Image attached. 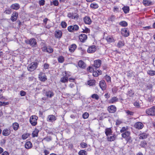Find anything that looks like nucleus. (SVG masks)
Returning <instances> with one entry per match:
<instances>
[{"mask_svg": "<svg viewBox=\"0 0 155 155\" xmlns=\"http://www.w3.org/2000/svg\"><path fill=\"white\" fill-rule=\"evenodd\" d=\"M38 63L36 62H33L28 65L27 69L28 71H32L37 68Z\"/></svg>", "mask_w": 155, "mask_h": 155, "instance_id": "f257e3e1", "label": "nucleus"}, {"mask_svg": "<svg viewBox=\"0 0 155 155\" xmlns=\"http://www.w3.org/2000/svg\"><path fill=\"white\" fill-rule=\"evenodd\" d=\"M26 43L32 47L36 46L37 44L36 40L35 39L32 38L30 40H27L25 41Z\"/></svg>", "mask_w": 155, "mask_h": 155, "instance_id": "f03ea898", "label": "nucleus"}, {"mask_svg": "<svg viewBox=\"0 0 155 155\" xmlns=\"http://www.w3.org/2000/svg\"><path fill=\"white\" fill-rule=\"evenodd\" d=\"M130 132L129 131L123 132L121 134L122 137L125 138L126 140L127 141H130L131 139V137L130 136Z\"/></svg>", "mask_w": 155, "mask_h": 155, "instance_id": "7ed1b4c3", "label": "nucleus"}, {"mask_svg": "<svg viewBox=\"0 0 155 155\" xmlns=\"http://www.w3.org/2000/svg\"><path fill=\"white\" fill-rule=\"evenodd\" d=\"M38 117L35 115L32 116L30 119V122L32 126H35L37 123Z\"/></svg>", "mask_w": 155, "mask_h": 155, "instance_id": "20e7f679", "label": "nucleus"}, {"mask_svg": "<svg viewBox=\"0 0 155 155\" xmlns=\"http://www.w3.org/2000/svg\"><path fill=\"white\" fill-rule=\"evenodd\" d=\"M146 113L148 115H155V108L153 107L146 110Z\"/></svg>", "mask_w": 155, "mask_h": 155, "instance_id": "39448f33", "label": "nucleus"}, {"mask_svg": "<svg viewBox=\"0 0 155 155\" xmlns=\"http://www.w3.org/2000/svg\"><path fill=\"white\" fill-rule=\"evenodd\" d=\"M121 33L125 37H127L129 35V31L126 28H124L122 29Z\"/></svg>", "mask_w": 155, "mask_h": 155, "instance_id": "423d86ee", "label": "nucleus"}, {"mask_svg": "<svg viewBox=\"0 0 155 155\" xmlns=\"http://www.w3.org/2000/svg\"><path fill=\"white\" fill-rule=\"evenodd\" d=\"M62 31L59 30H57L55 32V37L58 38H60L62 36Z\"/></svg>", "mask_w": 155, "mask_h": 155, "instance_id": "0eeeda50", "label": "nucleus"}, {"mask_svg": "<svg viewBox=\"0 0 155 155\" xmlns=\"http://www.w3.org/2000/svg\"><path fill=\"white\" fill-rule=\"evenodd\" d=\"M56 120V117L54 115H50L48 116L47 118V121L52 122L55 121Z\"/></svg>", "mask_w": 155, "mask_h": 155, "instance_id": "6e6552de", "label": "nucleus"}, {"mask_svg": "<svg viewBox=\"0 0 155 155\" xmlns=\"http://www.w3.org/2000/svg\"><path fill=\"white\" fill-rule=\"evenodd\" d=\"M79 38L81 41L84 42L87 39V36L84 34H81L79 36Z\"/></svg>", "mask_w": 155, "mask_h": 155, "instance_id": "1a4fd4ad", "label": "nucleus"}, {"mask_svg": "<svg viewBox=\"0 0 155 155\" xmlns=\"http://www.w3.org/2000/svg\"><path fill=\"white\" fill-rule=\"evenodd\" d=\"M101 61L99 59L97 60L94 61V69L99 68L101 64Z\"/></svg>", "mask_w": 155, "mask_h": 155, "instance_id": "9d476101", "label": "nucleus"}, {"mask_svg": "<svg viewBox=\"0 0 155 155\" xmlns=\"http://www.w3.org/2000/svg\"><path fill=\"white\" fill-rule=\"evenodd\" d=\"M96 50V47L94 45H92L88 48L87 51L89 53H93L95 52Z\"/></svg>", "mask_w": 155, "mask_h": 155, "instance_id": "9b49d317", "label": "nucleus"}, {"mask_svg": "<svg viewBox=\"0 0 155 155\" xmlns=\"http://www.w3.org/2000/svg\"><path fill=\"white\" fill-rule=\"evenodd\" d=\"M18 14L16 12H13L11 18V19L12 21H15L17 18Z\"/></svg>", "mask_w": 155, "mask_h": 155, "instance_id": "f8f14e48", "label": "nucleus"}, {"mask_svg": "<svg viewBox=\"0 0 155 155\" xmlns=\"http://www.w3.org/2000/svg\"><path fill=\"white\" fill-rule=\"evenodd\" d=\"M84 23L90 25L91 24L92 21L90 17L88 16H86L84 18Z\"/></svg>", "mask_w": 155, "mask_h": 155, "instance_id": "ddd939ff", "label": "nucleus"}, {"mask_svg": "<svg viewBox=\"0 0 155 155\" xmlns=\"http://www.w3.org/2000/svg\"><path fill=\"white\" fill-rule=\"evenodd\" d=\"M134 127L138 129H140L143 128V125L141 122H137L135 124Z\"/></svg>", "mask_w": 155, "mask_h": 155, "instance_id": "4468645a", "label": "nucleus"}, {"mask_svg": "<svg viewBox=\"0 0 155 155\" xmlns=\"http://www.w3.org/2000/svg\"><path fill=\"white\" fill-rule=\"evenodd\" d=\"M100 86L102 90L105 89L106 88V84L105 81L104 80H101L100 82Z\"/></svg>", "mask_w": 155, "mask_h": 155, "instance_id": "2eb2a0df", "label": "nucleus"}, {"mask_svg": "<svg viewBox=\"0 0 155 155\" xmlns=\"http://www.w3.org/2000/svg\"><path fill=\"white\" fill-rule=\"evenodd\" d=\"M11 133V131L9 129H5L3 131L2 134L4 136H7L9 135Z\"/></svg>", "mask_w": 155, "mask_h": 155, "instance_id": "dca6fc26", "label": "nucleus"}, {"mask_svg": "<svg viewBox=\"0 0 155 155\" xmlns=\"http://www.w3.org/2000/svg\"><path fill=\"white\" fill-rule=\"evenodd\" d=\"M45 94L48 97L51 98L54 95V93L52 91H48L46 92Z\"/></svg>", "mask_w": 155, "mask_h": 155, "instance_id": "f3484780", "label": "nucleus"}, {"mask_svg": "<svg viewBox=\"0 0 155 155\" xmlns=\"http://www.w3.org/2000/svg\"><path fill=\"white\" fill-rule=\"evenodd\" d=\"M78 66L80 68L84 69L86 67V65L83 61L81 60L78 62Z\"/></svg>", "mask_w": 155, "mask_h": 155, "instance_id": "a211bd4d", "label": "nucleus"}, {"mask_svg": "<svg viewBox=\"0 0 155 155\" xmlns=\"http://www.w3.org/2000/svg\"><path fill=\"white\" fill-rule=\"evenodd\" d=\"M148 134L145 133L140 134L139 135V138L140 139H144L147 138L148 136Z\"/></svg>", "mask_w": 155, "mask_h": 155, "instance_id": "6ab92c4d", "label": "nucleus"}, {"mask_svg": "<svg viewBox=\"0 0 155 155\" xmlns=\"http://www.w3.org/2000/svg\"><path fill=\"white\" fill-rule=\"evenodd\" d=\"M19 8V5L18 3H15L13 4L11 6V8L12 9L15 10L18 9Z\"/></svg>", "mask_w": 155, "mask_h": 155, "instance_id": "aec40b11", "label": "nucleus"}, {"mask_svg": "<svg viewBox=\"0 0 155 155\" xmlns=\"http://www.w3.org/2000/svg\"><path fill=\"white\" fill-rule=\"evenodd\" d=\"M112 133V130L110 128H107L105 130V134L107 137L111 135Z\"/></svg>", "mask_w": 155, "mask_h": 155, "instance_id": "412c9836", "label": "nucleus"}, {"mask_svg": "<svg viewBox=\"0 0 155 155\" xmlns=\"http://www.w3.org/2000/svg\"><path fill=\"white\" fill-rule=\"evenodd\" d=\"M32 146L31 143L29 141L27 142L25 144V147L27 149H29L31 148Z\"/></svg>", "mask_w": 155, "mask_h": 155, "instance_id": "4be33fe9", "label": "nucleus"}, {"mask_svg": "<svg viewBox=\"0 0 155 155\" xmlns=\"http://www.w3.org/2000/svg\"><path fill=\"white\" fill-rule=\"evenodd\" d=\"M143 3L145 6H148L151 5L152 2L149 0H143Z\"/></svg>", "mask_w": 155, "mask_h": 155, "instance_id": "5701e85b", "label": "nucleus"}, {"mask_svg": "<svg viewBox=\"0 0 155 155\" xmlns=\"http://www.w3.org/2000/svg\"><path fill=\"white\" fill-rule=\"evenodd\" d=\"M107 139L109 141H112L114 140L116 138L115 135H114L112 136H109L107 137Z\"/></svg>", "mask_w": 155, "mask_h": 155, "instance_id": "b1692460", "label": "nucleus"}, {"mask_svg": "<svg viewBox=\"0 0 155 155\" xmlns=\"http://www.w3.org/2000/svg\"><path fill=\"white\" fill-rule=\"evenodd\" d=\"M107 110L110 113H114L116 110V107H107Z\"/></svg>", "mask_w": 155, "mask_h": 155, "instance_id": "393cba45", "label": "nucleus"}, {"mask_svg": "<svg viewBox=\"0 0 155 155\" xmlns=\"http://www.w3.org/2000/svg\"><path fill=\"white\" fill-rule=\"evenodd\" d=\"M106 40L109 43H111L114 41V39L111 36H108L106 38Z\"/></svg>", "mask_w": 155, "mask_h": 155, "instance_id": "a878e982", "label": "nucleus"}, {"mask_svg": "<svg viewBox=\"0 0 155 155\" xmlns=\"http://www.w3.org/2000/svg\"><path fill=\"white\" fill-rule=\"evenodd\" d=\"M39 132V130L38 129H35V130L33 132L32 134L33 137H38Z\"/></svg>", "mask_w": 155, "mask_h": 155, "instance_id": "bb28decb", "label": "nucleus"}, {"mask_svg": "<svg viewBox=\"0 0 155 155\" xmlns=\"http://www.w3.org/2000/svg\"><path fill=\"white\" fill-rule=\"evenodd\" d=\"M76 45L75 44H73L71 45V47L69 48V50L71 52H73L76 49Z\"/></svg>", "mask_w": 155, "mask_h": 155, "instance_id": "cd10ccee", "label": "nucleus"}, {"mask_svg": "<svg viewBox=\"0 0 155 155\" xmlns=\"http://www.w3.org/2000/svg\"><path fill=\"white\" fill-rule=\"evenodd\" d=\"M134 92L132 90L130 89V90L128 91L127 93V95L131 97H133L134 96Z\"/></svg>", "mask_w": 155, "mask_h": 155, "instance_id": "c85d7f7f", "label": "nucleus"}, {"mask_svg": "<svg viewBox=\"0 0 155 155\" xmlns=\"http://www.w3.org/2000/svg\"><path fill=\"white\" fill-rule=\"evenodd\" d=\"M19 126V124L17 123H14L13 124L12 127L13 129L15 130H18Z\"/></svg>", "mask_w": 155, "mask_h": 155, "instance_id": "c756f323", "label": "nucleus"}, {"mask_svg": "<svg viewBox=\"0 0 155 155\" xmlns=\"http://www.w3.org/2000/svg\"><path fill=\"white\" fill-rule=\"evenodd\" d=\"M124 45V43L123 41H119L117 44V46L120 48Z\"/></svg>", "mask_w": 155, "mask_h": 155, "instance_id": "7c9ffc66", "label": "nucleus"}, {"mask_svg": "<svg viewBox=\"0 0 155 155\" xmlns=\"http://www.w3.org/2000/svg\"><path fill=\"white\" fill-rule=\"evenodd\" d=\"M39 78L40 80L44 82L46 81L47 80L46 76L45 75L43 76H42L39 75Z\"/></svg>", "mask_w": 155, "mask_h": 155, "instance_id": "2f4dec72", "label": "nucleus"}, {"mask_svg": "<svg viewBox=\"0 0 155 155\" xmlns=\"http://www.w3.org/2000/svg\"><path fill=\"white\" fill-rule=\"evenodd\" d=\"M140 145L142 147L145 148L147 146V143L145 141L143 140L141 141Z\"/></svg>", "mask_w": 155, "mask_h": 155, "instance_id": "473e14b6", "label": "nucleus"}, {"mask_svg": "<svg viewBox=\"0 0 155 155\" xmlns=\"http://www.w3.org/2000/svg\"><path fill=\"white\" fill-rule=\"evenodd\" d=\"M115 17L113 15H112L108 18V20L111 21L112 23L114 21L115 19Z\"/></svg>", "mask_w": 155, "mask_h": 155, "instance_id": "72a5a7b5", "label": "nucleus"}, {"mask_svg": "<svg viewBox=\"0 0 155 155\" xmlns=\"http://www.w3.org/2000/svg\"><path fill=\"white\" fill-rule=\"evenodd\" d=\"M122 9L125 13L126 14L129 12V8L128 6H124Z\"/></svg>", "mask_w": 155, "mask_h": 155, "instance_id": "f704fd0d", "label": "nucleus"}, {"mask_svg": "<svg viewBox=\"0 0 155 155\" xmlns=\"http://www.w3.org/2000/svg\"><path fill=\"white\" fill-rule=\"evenodd\" d=\"M60 81L63 83L68 82V78L67 77L64 76L61 78Z\"/></svg>", "mask_w": 155, "mask_h": 155, "instance_id": "c9c22d12", "label": "nucleus"}, {"mask_svg": "<svg viewBox=\"0 0 155 155\" xmlns=\"http://www.w3.org/2000/svg\"><path fill=\"white\" fill-rule=\"evenodd\" d=\"M118 101V99L116 97H113L109 101L110 103H113Z\"/></svg>", "mask_w": 155, "mask_h": 155, "instance_id": "e433bc0d", "label": "nucleus"}, {"mask_svg": "<svg viewBox=\"0 0 155 155\" xmlns=\"http://www.w3.org/2000/svg\"><path fill=\"white\" fill-rule=\"evenodd\" d=\"M90 7L92 8L95 9L98 8V5L96 3H92L91 4Z\"/></svg>", "mask_w": 155, "mask_h": 155, "instance_id": "4c0bfd02", "label": "nucleus"}, {"mask_svg": "<svg viewBox=\"0 0 155 155\" xmlns=\"http://www.w3.org/2000/svg\"><path fill=\"white\" fill-rule=\"evenodd\" d=\"M95 81L94 80H90L88 81L87 84L88 85L90 86H93L94 84L95 83Z\"/></svg>", "mask_w": 155, "mask_h": 155, "instance_id": "58836bf2", "label": "nucleus"}, {"mask_svg": "<svg viewBox=\"0 0 155 155\" xmlns=\"http://www.w3.org/2000/svg\"><path fill=\"white\" fill-rule=\"evenodd\" d=\"M45 50L46 52L49 53H51L53 51V49L51 47H47Z\"/></svg>", "mask_w": 155, "mask_h": 155, "instance_id": "ea45409f", "label": "nucleus"}, {"mask_svg": "<svg viewBox=\"0 0 155 155\" xmlns=\"http://www.w3.org/2000/svg\"><path fill=\"white\" fill-rule=\"evenodd\" d=\"M119 25L123 27H126L127 25V23L124 21H122L119 23Z\"/></svg>", "mask_w": 155, "mask_h": 155, "instance_id": "a19ab883", "label": "nucleus"}, {"mask_svg": "<svg viewBox=\"0 0 155 155\" xmlns=\"http://www.w3.org/2000/svg\"><path fill=\"white\" fill-rule=\"evenodd\" d=\"M58 61L60 63H63L64 61V58L63 56H60L58 58Z\"/></svg>", "mask_w": 155, "mask_h": 155, "instance_id": "79ce46f5", "label": "nucleus"}, {"mask_svg": "<svg viewBox=\"0 0 155 155\" xmlns=\"http://www.w3.org/2000/svg\"><path fill=\"white\" fill-rule=\"evenodd\" d=\"M72 28L73 29V31H78L79 28V26L77 25H72Z\"/></svg>", "mask_w": 155, "mask_h": 155, "instance_id": "37998d69", "label": "nucleus"}, {"mask_svg": "<svg viewBox=\"0 0 155 155\" xmlns=\"http://www.w3.org/2000/svg\"><path fill=\"white\" fill-rule=\"evenodd\" d=\"M128 129V127H122V129L120 130V132L121 133H123L126 131H127V130Z\"/></svg>", "mask_w": 155, "mask_h": 155, "instance_id": "c03bdc74", "label": "nucleus"}, {"mask_svg": "<svg viewBox=\"0 0 155 155\" xmlns=\"http://www.w3.org/2000/svg\"><path fill=\"white\" fill-rule=\"evenodd\" d=\"M75 15H73L72 19L74 20H77L79 18V15L78 14L75 13Z\"/></svg>", "mask_w": 155, "mask_h": 155, "instance_id": "a18cd8bd", "label": "nucleus"}, {"mask_svg": "<svg viewBox=\"0 0 155 155\" xmlns=\"http://www.w3.org/2000/svg\"><path fill=\"white\" fill-rule=\"evenodd\" d=\"M78 154L79 155H87V153L86 151L81 150L79 152Z\"/></svg>", "mask_w": 155, "mask_h": 155, "instance_id": "49530a36", "label": "nucleus"}, {"mask_svg": "<svg viewBox=\"0 0 155 155\" xmlns=\"http://www.w3.org/2000/svg\"><path fill=\"white\" fill-rule=\"evenodd\" d=\"M147 73L150 76H153L155 75V71L150 70L148 71Z\"/></svg>", "mask_w": 155, "mask_h": 155, "instance_id": "de8ad7c7", "label": "nucleus"}, {"mask_svg": "<svg viewBox=\"0 0 155 155\" xmlns=\"http://www.w3.org/2000/svg\"><path fill=\"white\" fill-rule=\"evenodd\" d=\"M92 98L97 100L99 99V96L97 94H94L91 96Z\"/></svg>", "mask_w": 155, "mask_h": 155, "instance_id": "09e8293b", "label": "nucleus"}, {"mask_svg": "<svg viewBox=\"0 0 155 155\" xmlns=\"http://www.w3.org/2000/svg\"><path fill=\"white\" fill-rule=\"evenodd\" d=\"M126 113L128 115H130L131 116H132L134 114V112L131 111H130L129 110H126Z\"/></svg>", "mask_w": 155, "mask_h": 155, "instance_id": "8fccbe9b", "label": "nucleus"}, {"mask_svg": "<svg viewBox=\"0 0 155 155\" xmlns=\"http://www.w3.org/2000/svg\"><path fill=\"white\" fill-rule=\"evenodd\" d=\"M80 146L82 148L86 147L87 146V144L84 142L81 143Z\"/></svg>", "mask_w": 155, "mask_h": 155, "instance_id": "3c124183", "label": "nucleus"}, {"mask_svg": "<svg viewBox=\"0 0 155 155\" xmlns=\"http://www.w3.org/2000/svg\"><path fill=\"white\" fill-rule=\"evenodd\" d=\"M105 78L108 82H111V78L110 76L106 75L105 77Z\"/></svg>", "mask_w": 155, "mask_h": 155, "instance_id": "603ef678", "label": "nucleus"}, {"mask_svg": "<svg viewBox=\"0 0 155 155\" xmlns=\"http://www.w3.org/2000/svg\"><path fill=\"white\" fill-rule=\"evenodd\" d=\"M88 116H89L88 114L86 112V113H84L83 114V117L84 119H86L88 117Z\"/></svg>", "mask_w": 155, "mask_h": 155, "instance_id": "864d4df0", "label": "nucleus"}, {"mask_svg": "<svg viewBox=\"0 0 155 155\" xmlns=\"http://www.w3.org/2000/svg\"><path fill=\"white\" fill-rule=\"evenodd\" d=\"M61 25L62 28H65L67 25L66 23L65 22L62 21L61 23Z\"/></svg>", "mask_w": 155, "mask_h": 155, "instance_id": "5fc2aeb1", "label": "nucleus"}, {"mask_svg": "<svg viewBox=\"0 0 155 155\" xmlns=\"http://www.w3.org/2000/svg\"><path fill=\"white\" fill-rule=\"evenodd\" d=\"M45 1L44 0H40L39 1V4L40 5L43 6L45 4Z\"/></svg>", "mask_w": 155, "mask_h": 155, "instance_id": "6e6d98bb", "label": "nucleus"}, {"mask_svg": "<svg viewBox=\"0 0 155 155\" xmlns=\"http://www.w3.org/2000/svg\"><path fill=\"white\" fill-rule=\"evenodd\" d=\"M8 104V102H2L0 101V106H5L6 105Z\"/></svg>", "mask_w": 155, "mask_h": 155, "instance_id": "4d7b16f0", "label": "nucleus"}, {"mask_svg": "<svg viewBox=\"0 0 155 155\" xmlns=\"http://www.w3.org/2000/svg\"><path fill=\"white\" fill-rule=\"evenodd\" d=\"M68 30L70 32H72L73 31V29L72 28V25H70L68 27Z\"/></svg>", "mask_w": 155, "mask_h": 155, "instance_id": "13d9d810", "label": "nucleus"}, {"mask_svg": "<svg viewBox=\"0 0 155 155\" xmlns=\"http://www.w3.org/2000/svg\"><path fill=\"white\" fill-rule=\"evenodd\" d=\"M28 137V135L27 134H23L21 137L22 138L23 140L26 139Z\"/></svg>", "mask_w": 155, "mask_h": 155, "instance_id": "bf43d9fd", "label": "nucleus"}, {"mask_svg": "<svg viewBox=\"0 0 155 155\" xmlns=\"http://www.w3.org/2000/svg\"><path fill=\"white\" fill-rule=\"evenodd\" d=\"M26 92L23 91H21L20 92V94L21 96H25L26 94Z\"/></svg>", "mask_w": 155, "mask_h": 155, "instance_id": "052dcab7", "label": "nucleus"}, {"mask_svg": "<svg viewBox=\"0 0 155 155\" xmlns=\"http://www.w3.org/2000/svg\"><path fill=\"white\" fill-rule=\"evenodd\" d=\"M90 29L87 28H85V29L84 30L83 29V32L86 33H89L90 32Z\"/></svg>", "mask_w": 155, "mask_h": 155, "instance_id": "680f3d73", "label": "nucleus"}, {"mask_svg": "<svg viewBox=\"0 0 155 155\" xmlns=\"http://www.w3.org/2000/svg\"><path fill=\"white\" fill-rule=\"evenodd\" d=\"M11 9H8L5 10V12L6 14H10L11 13Z\"/></svg>", "mask_w": 155, "mask_h": 155, "instance_id": "e2e57ef3", "label": "nucleus"}, {"mask_svg": "<svg viewBox=\"0 0 155 155\" xmlns=\"http://www.w3.org/2000/svg\"><path fill=\"white\" fill-rule=\"evenodd\" d=\"M73 15H74V13L70 12L68 13L67 16L68 18L72 19Z\"/></svg>", "mask_w": 155, "mask_h": 155, "instance_id": "0e129e2a", "label": "nucleus"}, {"mask_svg": "<svg viewBox=\"0 0 155 155\" xmlns=\"http://www.w3.org/2000/svg\"><path fill=\"white\" fill-rule=\"evenodd\" d=\"M49 67V65L47 63H45V64H44V68L45 69H48V68Z\"/></svg>", "mask_w": 155, "mask_h": 155, "instance_id": "69168bd1", "label": "nucleus"}, {"mask_svg": "<svg viewBox=\"0 0 155 155\" xmlns=\"http://www.w3.org/2000/svg\"><path fill=\"white\" fill-rule=\"evenodd\" d=\"M53 4L55 6H57L58 5V2L57 0H54L53 1Z\"/></svg>", "mask_w": 155, "mask_h": 155, "instance_id": "338daca9", "label": "nucleus"}, {"mask_svg": "<svg viewBox=\"0 0 155 155\" xmlns=\"http://www.w3.org/2000/svg\"><path fill=\"white\" fill-rule=\"evenodd\" d=\"M1 155H9V153L6 151L4 152Z\"/></svg>", "mask_w": 155, "mask_h": 155, "instance_id": "774afa93", "label": "nucleus"}]
</instances>
